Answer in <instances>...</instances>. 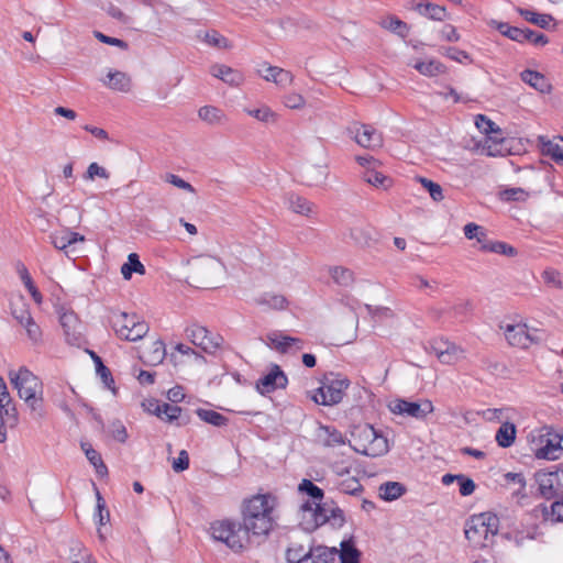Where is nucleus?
<instances>
[{"label": "nucleus", "instance_id": "423d86ee", "mask_svg": "<svg viewBox=\"0 0 563 563\" xmlns=\"http://www.w3.org/2000/svg\"><path fill=\"white\" fill-rule=\"evenodd\" d=\"M109 322L120 339L132 342L143 339L150 330L135 313L112 311Z\"/></svg>", "mask_w": 563, "mask_h": 563}, {"label": "nucleus", "instance_id": "338daca9", "mask_svg": "<svg viewBox=\"0 0 563 563\" xmlns=\"http://www.w3.org/2000/svg\"><path fill=\"white\" fill-rule=\"evenodd\" d=\"M274 73L277 74L276 85L278 87L285 88L292 84L294 76L289 70H286L284 68L273 69Z\"/></svg>", "mask_w": 563, "mask_h": 563}, {"label": "nucleus", "instance_id": "dca6fc26", "mask_svg": "<svg viewBox=\"0 0 563 563\" xmlns=\"http://www.w3.org/2000/svg\"><path fill=\"white\" fill-rule=\"evenodd\" d=\"M314 437L319 444L327 448H334L345 443L344 435L335 427L324 426L322 423H318Z\"/></svg>", "mask_w": 563, "mask_h": 563}, {"label": "nucleus", "instance_id": "c03bdc74", "mask_svg": "<svg viewBox=\"0 0 563 563\" xmlns=\"http://www.w3.org/2000/svg\"><path fill=\"white\" fill-rule=\"evenodd\" d=\"M92 357L96 364V372L100 376L102 383L107 388L114 391V379L112 377L110 369L102 363V360L98 355L92 353Z\"/></svg>", "mask_w": 563, "mask_h": 563}, {"label": "nucleus", "instance_id": "7ed1b4c3", "mask_svg": "<svg viewBox=\"0 0 563 563\" xmlns=\"http://www.w3.org/2000/svg\"><path fill=\"white\" fill-rule=\"evenodd\" d=\"M224 265L216 257L200 256L189 264L187 280L196 288H217L224 275Z\"/></svg>", "mask_w": 563, "mask_h": 563}, {"label": "nucleus", "instance_id": "5fc2aeb1", "mask_svg": "<svg viewBox=\"0 0 563 563\" xmlns=\"http://www.w3.org/2000/svg\"><path fill=\"white\" fill-rule=\"evenodd\" d=\"M443 55L448 56L452 60L461 64H472L473 59L470 54L456 47H445L442 52Z\"/></svg>", "mask_w": 563, "mask_h": 563}, {"label": "nucleus", "instance_id": "680f3d73", "mask_svg": "<svg viewBox=\"0 0 563 563\" xmlns=\"http://www.w3.org/2000/svg\"><path fill=\"white\" fill-rule=\"evenodd\" d=\"M96 496H97V515H96V517H98L99 525L103 526L109 521L110 514H109V510L106 508V501L101 497L98 489L96 492Z\"/></svg>", "mask_w": 563, "mask_h": 563}, {"label": "nucleus", "instance_id": "f8f14e48", "mask_svg": "<svg viewBox=\"0 0 563 563\" xmlns=\"http://www.w3.org/2000/svg\"><path fill=\"white\" fill-rule=\"evenodd\" d=\"M48 240L55 249L63 251L67 257H71V255L76 253L75 244L84 242L85 236L77 232L63 230L49 234Z\"/></svg>", "mask_w": 563, "mask_h": 563}, {"label": "nucleus", "instance_id": "4d7b16f0", "mask_svg": "<svg viewBox=\"0 0 563 563\" xmlns=\"http://www.w3.org/2000/svg\"><path fill=\"white\" fill-rule=\"evenodd\" d=\"M504 143V139H498L497 136H488L485 141L484 150L487 151L489 156H498L503 155L504 148L501 147Z\"/></svg>", "mask_w": 563, "mask_h": 563}, {"label": "nucleus", "instance_id": "f03ea898", "mask_svg": "<svg viewBox=\"0 0 563 563\" xmlns=\"http://www.w3.org/2000/svg\"><path fill=\"white\" fill-rule=\"evenodd\" d=\"M9 378L31 411L40 418L43 417V384L40 378L24 366L19 371H10Z\"/></svg>", "mask_w": 563, "mask_h": 563}, {"label": "nucleus", "instance_id": "72a5a7b5", "mask_svg": "<svg viewBox=\"0 0 563 563\" xmlns=\"http://www.w3.org/2000/svg\"><path fill=\"white\" fill-rule=\"evenodd\" d=\"M198 117L209 124H220L225 120L224 112L213 106H203L198 110Z\"/></svg>", "mask_w": 563, "mask_h": 563}, {"label": "nucleus", "instance_id": "e2e57ef3", "mask_svg": "<svg viewBox=\"0 0 563 563\" xmlns=\"http://www.w3.org/2000/svg\"><path fill=\"white\" fill-rule=\"evenodd\" d=\"M84 177H85V179H89V180L95 179V177L108 179L110 177V174L106 168L99 166L97 163H91L88 166L87 172Z\"/></svg>", "mask_w": 563, "mask_h": 563}, {"label": "nucleus", "instance_id": "69168bd1", "mask_svg": "<svg viewBox=\"0 0 563 563\" xmlns=\"http://www.w3.org/2000/svg\"><path fill=\"white\" fill-rule=\"evenodd\" d=\"M283 344H284V349H283L282 353H288L290 351H299V350L303 349V342L299 338H292V336L285 335V336H283Z\"/></svg>", "mask_w": 563, "mask_h": 563}, {"label": "nucleus", "instance_id": "a19ab883", "mask_svg": "<svg viewBox=\"0 0 563 563\" xmlns=\"http://www.w3.org/2000/svg\"><path fill=\"white\" fill-rule=\"evenodd\" d=\"M330 275L333 280L340 285L347 287L354 282V274L351 269L343 266H335L330 269Z\"/></svg>", "mask_w": 563, "mask_h": 563}, {"label": "nucleus", "instance_id": "9d476101", "mask_svg": "<svg viewBox=\"0 0 563 563\" xmlns=\"http://www.w3.org/2000/svg\"><path fill=\"white\" fill-rule=\"evenodd\" d=\"M288 384V378L282 367L277 364H272L268 373L263 375L255 385L256 390L265 396L274 393L276 389H284Z\"/></svg>", "mask_w": 563, "mask_h": 563}, {"label": "nucleus", "instance_id": "bb28decb", "mask_svg": "<svg viewBox=\"0 0 563 563\" xmlns=\"http://www.w3.org/2000/svg\"><path fill=\"white\" fill-rule=\"evenodd\" d=\"M406 490L405 485L399 482H386L379 486V496L384 500L391 501L401 497Z\"/></svg>", "mask_w": 563, "mask_h": 563}, {"label": "nucleus", "instance_id": "39448f33", "mask_svg": "<svg viewBox=\"0 0 563 563\" xmlns=\"http://www.w3.org/2000/svg\"><path fill=\"white\" fill-rule=\"evenodd\" d=\"M499 519L490 512H482L472 516L465 523V538L475 547L484 548L489 537L498 531Z\"/></svg>", "mask_w": 563, "mask_h": 563}, {"label": "nucleus", "instance_id": "6e6d98bb", "mask_svg": "<svg viewBox=\"0 0 563 563\" xmlns=\"http://www.w3.org/2000/svg\"><path fill=\"white\" fill-rule=\"evenodd\" d=\"M339 490L347 495H358L363 490V486L360 481L355 477H351L342 481L339 484Z\"/></svg>", "mask_w": 563, "mask_h": 563}, {"label": "nucleus", "instance_id": "603ef678", "mask_svg": "<svg viewBox=\"0 0 563 563\" xmlns=\"http://www.w3.org/2000/svg\"><path fill=\"white\" fill-rule=\"evenodd\" d=\"M86 457L95 466L98 475L104 476L108 474V468L103 463L101 455L92 446L87 448Z\"/></svg>", "mask_w": 563, "mask_h": 563}, {"label": "nucleus", "instance_id": "473e14b6", "mask_svg": "<svg viewBox=\"0 0 563 563\" xmlns=\"http://www.w3.org/2000/svg\"><path fill=\"white\" fill-rule=\"evenodd\" d=\"M518 13L528 22L542 29H549L553 16L544 13H537L528 9L518 8Z\"/></svg>", "mask_w": 563, "mask_h": 563}, {"label": "nucleus", "instance_id": "37998d69", "mask_svg": "<svg viewBox=\"0 0 563 563\" xmlns=\"http://www.w3.org/2000/svg\"><path fill=\"white\" fill-rule=\"evenodd\" d=\"M256 302L258 305L267 306L268 308L277 310H282L287 306V299L284 296L269 292L262 295L258 299H256Z\"/></svg>", "mask_w": 563, "mask_h": 563}, {"label": "nucleus", "instance_id": "49530a36", "mask_svg": "<svg viewBox=\"0 0 563 563\" xmlns=\"http://www.w3.org/2000/svg\"><path fill=\"white\" fill-rule=\"evenodd\" d=\"M298 489L301 493L307 494L313 503H320L323 499L324 493L323 490L317 486L314 483H312L310 479H302L301 483L298 486Z\"/></svg>", "mask_w": 563, "mask_h": 563}, {"label": "nucleus", "instance_id": "aec40b11", "mask_svg": "<svg viewBox=\"0 0 563 563\" xmlns=\"http://www.w3.org/2000/svg\"><path fill=\"white\" fill-rule=\"evenodd\" d=\"M327 397L331 406L338 405L342 401L345 389L350 386V380L346 378H334L329 383H323Z\"/></svg>", "mask_w": 563, "mask_h": 563}, {"label": "nucleus", "instance_id": "2f4dec72", "mask_svg": "<svg viewBox=\"0 0 563 563\" xmlns=\"http://www.w3.org/2000/svg\"><path fill=\"white\" fill-rule=\"evenodd\" d=\"M362 177L367 184L384 190H387L393 185V179L390 177L374 169L365 170Z\"/></svg>", "mask_w": 563, "mask_h": 563}, {"label": "nucleus", "instance_id": "f257e3e1", "mask_svg": "<svg viewBox=\"0 0 563 563\" xmlns=\"http://www.w3.org/2000/svg\"><path fill=\"white\" fill-rule=\"evenodd\" d=\"M276 505L273 495L257 494L243 503L242 522L217 521L211 525V536L232 551L241 552L247 548L252 538H266L277 526Z\"/></svg>", "mask_w": 563, "mask_h": 563}, {"label": "nucleus", "instance_id": "a211bd4d", "mask_svg": "<svg viewBox=\"0 0 563 563\" xmlns=\"http://www.w3.org/2000/svg\"><path fill=\"white\" fill-rule=\"evenodd\" d=\"M430 347L438 360L443 364L455 363L462 354V350L449 341H435Z\"/></svg>", "mask_w": 563, "mask_h": 563}, {"label": "nucleus", "instance_id": "c756f323", "mask_svg": "<svg viewBox=\"0 0 563 563\" xmlns=\"http://www.w3.org/2000/svg\"><path fill=\"white\" fill-rule=\"evenodd\" d=\"M417 11L421 15L434 21H443L446 18V9L443 5L431 2L419 3L417 5Z\"/></svg>", "mask_w": 563, "mask_h": 563}, {"label": "nucleus", "instance_id": "ea45409f", "mask_svg": "<svg viewBox=\"0 0 563 563\" xmlns=\"http://www.w3.org/2000/svg\"><path fill=\"white\" fill-rule=\"evenodd\" d=\"M481 251L503 254L510 257L516 256L518 254L517 250L514 246L500 241H490L487 244H483L481 246Z\"/></svg>", "mask_w": 563, "mask_h": 563}, {"label": "nucleus", "instance_id": "09e8293b", "mask_svg": "<svg viewBox=\"0 0 563 563\" xmlns=\"http://www.w3.org/2000/svg\"><path fill=\"white\" fill-rule=\"evenodd\" d=\"M314 504H316V507H314V511L312 512V519H313L312 528L320 527L330 521L329 505L327 503L322 504L321 501L314 503Z\"/></svg>", "mask_w": 563, "mask_h": 563}, {"label": "nucleus", "instance_id": "393cba45", "mask_svg": "<svg viewBox=\"0 0 563 563\" xmlns=\"http://www.w3.org/2000/svg\"><path fill=\"white\" fill-rule=\"evenodd\" d=\"M327 177V165H311L302 172V180L308 186H319L325 181Z\"/></svg>", "mask_w": 563, "mask_h": 563}, {"label": "nucleus", "instance_id": "c85d7f7f", "mask_svg": "<svg viewBox=\"0 0 563 563\" xmlns=\"http://www.w3.org/2000/svg\"><path fill=\"white\" fill-rule=\"evenodd\" d=\"M108 81L106 84L113 90H118L121 92H128L131 89V79L130 77L122 71H109L108 73Z\"/></svg>", "mask_w": 563, "mask_h": 563}, {"label": "nucleus", "instance_id": "6ab92c4d", "mask_svg": "<svg viewBox=\"0 0 563 563\" xmlns=\"http://www.w3.org/2000/svg\"><path fill=\"white\" fill-rule=\"evenodd\" d=\"M210 74L232 87H239L244 81V76L240 70L223 64L212 65L210 67Z\"/></svg>", "mask_w": 563, "mask_h": 563}, {"label": "nucleus", "instance_id": "ddd939ff", "mask_svg": "<svg viewBox=\"0 0 563 563\" xmlns=\"http://www.w3.org/2000/svg\"><path fill=\"white\" fill-rule=\"evenodd\" d=\"M542 430L545 431V433L541 434V438L547 437V441L543 446L537 450L536 456L538 459H544L549 461L558 460L560 456L556 454V452L563 451L561 445L563 434L552 432L551 427H543Z\"/></svg>", "mask_w": 563, "mask_h": 563}, {"label": "nucleus", "instance_id": "1a4fd4ad", "mask_svg": "<svg viewBox=\"0 0 563 563\" xmlns=\"http://www.w3.org/2000/svg\"><path fill=\"white\" fill-rule=\"evenodd\" d=\"M346 131L347 134L364 148L374 150L382 146L383 139L380 133H378L373 126L368 124L353 122L347 126Z\"/></svg>", "mask_w": 563, "mask_h": 563}, {"label": "nucleus", "instance_id": "774afa93", "mask_svg": "<svg viewBox=\"0 0 563 563\" xmlns=\"http://www.w3.org/2000/svg\"><path fill=\"white\" fill-rule=\"evenodd\" d=\"M111 433L114 440L124 443L128 439V432L123 423L119 420H115L111 424Z\"/></svg>", "mask_w": 563, "mask_h": 563}, {"label": "nucleus", "instance_id": "864d4df0", "mask_svg": "<svg viewBox=\"0 0 563 563\" xmlns=\"http://www.w3.org/2000/svg\"><path fill=\"white\" fill-rule=\"evenodd\" d=\"M33 224L41 231L47 232L52 228V220L45 210L37 208L33 211Z\"/></svg>", "mask_w": 563, "mask_h": 563}, {"label": "nucleus", "instance_id": "20e7f679", "mask_svg": "<svg viewBox=\"0 0 563 563\" xmlns=\"http://www.w3.org/2000/svg\"><path fill=\"white\" fill-rule=\"evenodd\" d=\"M352 438L354 451L365 456H382L389 450L387 439L371 424L355 427Z\"/></svg>", "mask_w": 563, "mask_h": 563}, {"label": "nucleus", "instance_id": "a878e982", "mask_svg": "<svg viewBox=\"0 0 563 563\" xmlns=\"http://www.w3.org/2000/svg\"><path fill=\"white\" fill-rule=\"evenodd\" d=\"M516 426L511 422H504L496 432V442L501 448H509L516 440Z\"/></svg>", "mask_w": 563, "mask_h": 563}, {"label": "nucleus", "instance_id": "052dcab7", "mask_svg": "<svg viewBox=\"0 0 563 563\" xmlns=\"http://www.w3.org/2000/svg\"><path fill=\"white\" fill-rule=\"evenodd\" d=\"M11 309H12V316L21 325L27 321H31L32 316H31L29 309L26 308L25 303L20 302L19 306H15L12 303Z\"/></svg>", "mask_w": 563, "mask_h": 563}, {"label": "nucleus", "instance_id": "0eeeda50", "mask_svg": "<svg viewBox=\"0 0 563 563\" xmlns=\"http://www.w3.org/2000/svg\"><path fill=\"white\" fill-rule=\"evenodd\" d=\"M389 408L395 415L407 416L419 420H424L427 416L434 410L432 401L429 399H423L419 402L396 399L389 405Z\"/></svg>", "mask_w": 563, "mask_h": 563}, {"label": "nucleus", "instance_id": "79ce46f5", "mask_svg": "<svg viewBox=\"0 0 563 563\" xmlns=\"http://www.w3.org/2000/svg\"><path fill=\"white\" fill-rule=\"evenodd\" d=\"M473 309L470 300H461L453 306L443 309V313H449L454 319L463 320Z\"/></svg>", "mask_w": 563, "mask_h": 563}, {"label": "nucleus", "instance_id": "c9c22d12", "mask_svg": "<svg viewBox=\"0 0 563 563\" xmlns=\"http://www.w3.org/2000/svg\"><path fill=\"white\" fill-rule=\"evenodd\" d=\"M166 355L165 344L163 341H155L151 349L146 350L143 354L144 363L156 365L162 363Z\"/></svg>", "mask_w": 563, "mask_h": 563}, {"label": "nucleus", "instance_id": "6e6552de", "mask_svg": "<svg viewBox=\"0 0 563 563\" xmlns=\"http://www.w3.org/2000/svg\"><path fill=\"white\" fill-rule=\"evenodd\" d=\"M187 336L206 353H214L223 343V338L219 333H212L202 325L194 324L186 330Z\"/></svg>", "mask_w": 563, "mask_h": 563}, {"label": "nucleus", "instance_id": "8fccbe9b", "mask_svg": "<svg viewBox=\"0 0 563 563\" xmlns=\"http://www.w3.org/2000/svg\"><path fill=\"white\" fill-rule=\"evenodd\" d=\"M203 40L208 45L217 48L230 49L232 47L229 40L216 30L206 32Z\"/></svg>", "mask_w": 563, "mask_h": 563}, {"label": "nucleus", "instance_id": "2eb2a0df", "mask_svg": "<svg viewBox=\"0 0 563 563\" xmlns=\"http://www.w3.org/2000/svg\"><path fill=\"white\" fill-rule=\"evenodd\" d=\"M59 322L64 330L66 340L69 343H76L80 339V321L74 311L65 310L64 308L59 311Z\"/></svg>", "mask_w": 563, "mask_h": 563}, {"label": "nucleus", "instance_id": "4468645a", "mask_svg": "<svg viewBox=\"0 0 563 563\" xmlns=\"http://www.w3.org/2000/svg\"><path fill=\"white\" fill-rule=\"evenodd\" d=\"M349 236L354 245L361 249H372L377 244V232L371 225H355L349 230Z\"/></svg>", "mask_w": 563, "mask_h": 563}, {"label": "nucleus", "instance_id": "7c9ffc66", "mask_svg": "<svg viewBox=\"0 0 563 563\" xmlns=\"http://www.w3.org/2000/svg\"><path fill=\"white\" fill-rule=\"evenodd\" d=\"M361 552L355 548L352 540L342 541L341 550H338L336 560L341 563H360Z\"/></svg>", "mask_w": 563, "mask_h": 563}, {"label": "nucleus", "instance_id": "de8ad7c7", "mask_svg": "<svg viewBox=\"0 0 563 563\" xmlns=\"http://www.w3.org/2000/svg\"><path fill=\"white\" fill-rule=\"evenodd\" d=\"M416 180L421 184L434 201L439 202L444 199L443 189L439 184L420 176L417 177Z\"/></svg>", "mask_w": 563, "mask_h": 563}, {"label": "nucleus", "instance_id": "cd10ccee", "mask_svg": "<svg viewBox=\"0 0 563 563\" xmlns=\"http://www.w3.org/2000/svg\"><path fill=\"white\" fill-rule=\"evenodd\" d=\"M413 68L418 70L423 76H438L440 74H444L446 67L439 60L430 59L428 62L418 60L413 65Z\"/></svg>", "mask_w": 563, "mask_h": 563}, {"label": "nucleus", "instance_id": "a18cd8bd", "mask_svg": "<svg viewBox=\"0 0 563 563\" xmlns=\"http://www.w3.org/2000/svg\"><path fill=\"white\" fill-rule=\"evenodd\" d=\"M245 112L264 123H274L277 120V114L267 106L257 109H245Z\"/></svg>", "mask_w": 563, "mask_h": 563}, {"label": "nucleus", "instance_id": "58836bf2", "mask_svg": "<svg viewBox=\"0 0 563 563\" xmlns=\"http://www.w3.org/2000/svg\"><path fill=\"white\" fill-rule=\"evenodd\" d=\"M288 201L289 207L296 213L308 217L313 212V203L301 196L290 195Z\"/></svg>", "mask_w": 563, "mask_h": 563}, {"label": "nucleus", "instance_id": "3c124183", "mask_svg": "<svg viewBox=\"0 0 563 563\" xmlns=\"http://www.w3.org/2000/svg\"><path fill=\"white\" fill-rule=\"evenodd\" d=\"M475 125L485 134H500L501 130L490 119L484 114H477L475 118Z\"/></svg>", "mask_w": 563, "mask_h": 563}, {"label": "nucleus", "instance_id": "f704fd0d", "mask_svg": "<svg viewBox=\"0 0 563 563\" xmlns=\"http://www.w3.org/2000/svg\"><path fill=\"white\" fill-rule=\"evenodd\" d=\"M133 273L145 274V267L136 253L129 254L128 262L121 266V274L124 279H130Z\"/></svg>", "mask_w": 563, "mask_h": 563}, {"label": "nucleus", "instance_id": "9b49d317", "mask_svg": "<svg viewBox=\"0 0 563 563\" xmlns=\"http://www.w3.org/2000/svg\"><path fill=\"white\" fill-rule=\"evenodd\" d=\"M505 336L510 345L521 349L542 341V336H530L526 324H508L505 329Z\"/></svg>", "mask_w": 563, "mask_h": 563}, {"label": "nucleus", "instance_id": "0e129e2a", "mask_svg": "<svg viewBox=\"0 0 563 563\" xmlns=\"http://www.w3.org/2000/svg\"><path fill=\"white\" fill-rule=\"evenodd\" d=\"M457 483L460 486L459 492L462 496H470L474 493L476 485L472 478L461 474Z\"/></svg>", "mask_w": 563, "mask_h": 563}, {"label": "nucleus", "instance_id": "13d9d810", "mask_svg": "<svg viewBox=\"0 0 563 563\" xmlns=\"http://www.w3.org/2000/svg\"><path fill=\"white\" fill-rule=\"evenodd\" d=\"M306 555L307 551L301 544H292L286 550V560L289 563H300Z\"/></svg>", "mask_w": 563, "mask_h": 563}, {"label": "nucleus", "instance_id": "bf43d9fd", "mask_svg": "<svg viewBox=\"0 0 563 563\" xmlns=\"http://www.w3.org/2000/svg\"><path fill=\"white\" fill-rule=\"evenodd\" d=\"M21 279L23 280V284L24 286L27 288V290L30 291L31 296L33 297V299L40 303L42 301V295L41 292L37 290V288L35 287L27 269L25 267L22 268L21 271Z\"/></svg>", "mask_w": 563, "mask_h": 563}, {"label": "nucleus", "instance_id": "5701e85b", "mask_svg": "<svg viewBox=\"0 0 563 563\" xmlns=\"http://www.w3.org/2000/svg\"><path fill=\"white\" fill-rule=\"evenodd\" d=\"M536 481L539 485V492L542 497L550 499L554 497V482L558 477V473L555 472H544L539 471L536 473Z\"/></svg>", "mask_w": 563, "mask_h": 563}, {"label": "nucleus", "instance_id": "b1692460", "mask_svg": "<svg viewBox=\"0 0 563 563\" xmlns=\"http://www.w3.org/2000/svg\"><path fill=\"white\" fill-rule=\"evenodd\" d=\"M0 413L12 421H19L18 410L12 401L3 378L0 376Z\"/></svg>", "mask_w": 563, "mask_h": 563}, {"label": "nucleus", "instance_id": "4c0bfd02", "mask_svg": "<svg viewBox=\"0 0 563 563\" xmlns=\"http://www.w3.org/2000/svg\"><path fill=\"white\" fill-rule=\"evenodd\" d=\"M196 413L202 421L210 423L214 427L227 426L229 421V419L225 416L210 409L198 408L196 410Z\"/></svg>", "mask_w": 563, "mask_h": 563}, {"label": "nucleus", "instance_id": "4be33fe9", "mask_svg": "<svg viewBox=\"0 0 563 563\" xmlns=\"http://www.w3.org/2000/svg\"><path fill=\"white\" fill-rule=\"evenodd\" d=\"M181 411H183V409L179 406L170 405L167 402H163V404L156 402L155 408L153 409V412L157 417H162L164 415V416H166V420L168 422L179 420L178 426H185L189 422V416L183 417Z\"/></svg>", "mask_w": 563, "mask_h": 563}, {"label": "nucleus", "instance_id": "f3484780", "mask_svg": "<svg viewBox=\"0 0 563 563\" xmlns=\"http://www.w3.org/2000/svg\"><path fill=\"white\" fill-rule=\"evenodd\" d=\"M537 144L542 155L550 156L556 163L563 162V136H554L550 140L539 135Z\"/></svg>", "mask_w": 563, "mask_h": 563}, {"label": "nucleus", "instance_id": "e433bc0d", "mask_svg": "<svg viewBox=\"0 0 563 563\" xmlns=\"http://www.w3.org/2000/svg\"><path fill=\"white\" fill-rule=\"evenodd\" d=\"M380 25L382 27L397 34L401 38L407 37L409 33L408 24L396 16H388L382 20Z\"/></svg>", "mask_w": 563, "mask_h": 563}, {"label": "nucleus", "instance_id": "412c9836", "mask_svg": "<svg viewBox=\"0 0 563 563\" xmlns=\"http://www.w3.org/2000/svg\"><path fill=\"white\" fill-rule=\"evenodd\" d=\"M521 80L541 93H550L552 86L545 76L539 71L525 69L520 73Z\"/></svg>", "mask_w": 563, "mask_h": 563}]
</instances>
